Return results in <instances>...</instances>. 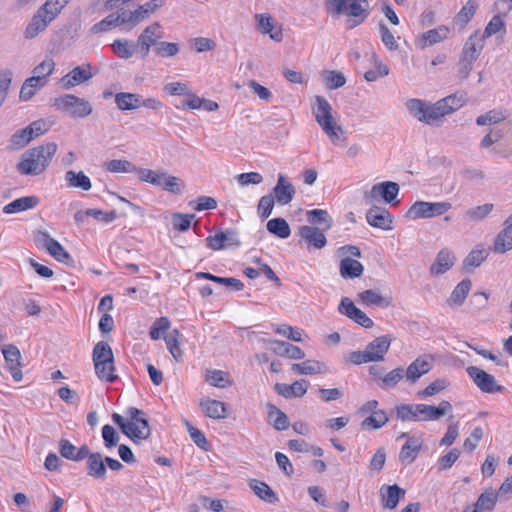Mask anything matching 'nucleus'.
<instances>
[{"instance_id":"nucleus-1","label":"nucleus","mask_w":512,"mask_h":512,"mask_svg":"<svg viewBox=\"0 0 512 512\" xmlns=\"http://www.w3.org/2000/svg\"><path fill=\"white\" fill-rule=\"evenodd\" d=\"M325 7L334 19L348 16V28L361 25L370 14L368 0H326Z\"/></svg>"},{"instance_id":"nucleus-2","label":"nucleus","mask_w":512,"mask_h":512,"mask_svg":"<svg viewBox=\"0 0 512 512\" xmlns=\"http://www.w3.org/2000/svg\"><path fill=\"white\" fill-rule=\"evenodd\" d=\"M312 112L316 122L331 143L335 146L342 145L346 140L344 129L334 118L332 114L333 108L328 100L320 95L315 96V104L312 107Z\"/></svg>"},{"instance_id":"nucleus-3","label":"nucleus","mask_w":512,"mask_h":512,"mask_svg":"<svg viewBox=\"0 0 512 512\" xmlns=\"http://www.w3.org/2000/svg\"><path fill=\"white\" fill-rule=\"evenodd\" d=\"M56 151L57 145L54 142L29 149L23 154L17 165V170L22 175H39L49 165Z\"/></svg>"},{"instance_id":"nucleus-4","label":"nucleus","mask_w":512,"mask_h":512,"mask_svg":"<svg viewBox=\"0 0 512 512\" xmlns=\"http://www.w3.org/2000/svg\"><path fill=\"white\" fill-rule=\"evenodd\" d=\"M125 414L128 416V436L134 443L146 440L151 435L146 413L138 408L130 407Z\"/></svg>"},{"instance_id":"nucleus-5","label":"nucleus","mask_w":512,"mask_h":512,"mask_svg":"<svg viewBox=\"0 0 512 512\" xmlns=\"http://www.w3.org/2000/svg\"><path fill=\"white\" fill-rule=\"evenodd\" d=\"M54 106L57 110L68 113L75 118L85 117L93 110L88 101L71 94L55 98Z\"/></svg>"},{"instance_id":"nucleus-6","label":"nucleus","mask_w":512,"mask_h":512,"mask_svg":"<svg viewBox=\"0 0 512 512\" xmlns=\"http://www.w3.org/2000/svg\"><path fill=\"white\" fill-rule=\"evenodd\" d=\"M452 208L450 202L416 201L408 210L407 217L411 219L433 218L444 215Z\"/></svg>"},{"instance_id":"nucleus-7","label":"nucleus","mask_w":512,"mask_h":512,"mask_svg":"<svg viewBox=\"0 0 512 512\" xmlns=\"http://www.w3.org/2000/svg\"><path fill=\"white\" fill-rule=\"evenodd\" d=\"M405 107L419 122L433 125L435 121L441 119V113L435 109V103L430 104L424 100L412 98L406 101Z\"/></svg>"},{"instance_id":"nucleus-8","label":"nucleus","mask_w":512,"mask_h":512,"mask_svg":"<svg viewBox=\"0 0 512 512\" xmlns=\"http://www.w3.org/2000/svg\"><path fill=\"white\" fill-rule=\"evenodd\" d=\"M98 378L110 383L118 378L112 348L104 341H98Z\"/></svg>"},{"instance_id":"nucleus-9","label":"nucleus","mask_w":512,"mask_h":512,"mask_svg":"<svg viewBox=\"0 0 512 512\" xmlns=\"http://www.w3.org/2000/svg\"><path fill=\"white\" fill-rule=\"evenodd\" d=\"M34 242L38 248H44L57 261L67 263L71 256L63 246L46 231H37Z\"/></svg>"},{"instance_id":"nucleus-10","label":"nucleus","mask_w":512,"mask_h":512,"mask_svg":"<svg viewBox=\"0 0 512 512\" xmlns=\"http://www.w3.org/2000/svg\"><path fill=\"white\" fill-rule=\"evenodd\" d=\"M490 133L498 143L492 148V153L503 158L512 156V122H508L501 128L490 129Z\"/></svg>"},{"instance_id":"nucleus-11","label":"nucleus","mask_w":512,"mask_h":512,"mask_svg":"<svg viewBox=\"0 0 512 512\" xmlns=\"http://www.w3.org/2000/svg\"><path fill=\"white\" fill-rule=\"evenodd\" d=\"M399 185L396 182L384 181L372 186L364 193V200L367 203L383 199L386 203H393L399 193Z\"/></svg>"},{"instance_id":"nucleus-12","label":"nucleus","mask_w":512,"mask_h":512,"mask_svg":"<svg viewBox=\"0 0 512 512\" xmlns=\"http://www.w3.org/2000/svg\"><path fill=\"white\" fill-rule=\"evenodd\" d=\"M466 372L469 377L473 380L474 384L485 393L501 392L503 386L498 385L493 375L485 372L484 370L476 367L469 366L466 368Z\"/></svg>"},{"instance_id":"nucleus-13","label":"nucleus","mask_w":512,"mask_h":512,"mask_svg":"<svg viewBox=\"0 0 512 512\" xmlns=\"http://www.w3.org/2000/svg\"><path fill=\"white\" fill-rule=\"evenodd\" d=\"M93 77L90 64H84L73 68L59 80L61 88L69 90L77 85L83 84Z\"/></svg>"},{"instance_id":"nucleus-14","label":"nucleus","mask_w":512,"mask_h":512,"mask_svg":"<svg viewBox=\"0 0 512 512\" xmlns=\"http://www.w3.org/2000/svg\"><path fill=\"white\" fill-rule=\"evenodd\" d=\"M452 410L448 401H441L438 406L417 404V421H435Z\"/></svg>"},{"instance_id":"nucleus-15","label":"nucleus","mask_w":512,"mask_h":512,"mask_svg":"<svg viewBox=\"0 0 512 512\" xmlns=\"http://www.w3.org/2000/svg\"><path fill=\"white\" fill-rule=\"evenodd\" d=\"M279 205L289 204L295 194L296 190L291 181L283 174H278L277 183L271 193Z\"/></svg>"},{"instance_id":"nucleus-16","label":"nucleus","mask_w":512,"mask_h":512,"mask_svg":"<svg viewBox=\"0 0 512 512\" xmlns=\"http://www.w3.org/2000/svg\"><path fill=\"white\" fill-rule=\"evenodd\" d=\"M432 357L423 355L415 359L406 369L405 378L409 383H415L421 376L432 369Z\"/></svg>"},{"instance_id":"nucleus-17","label":"nucleus","mask_w":512,"mask_h":512,"mask_svg":"<svg viewBox=\"0 0 512 512\" xmlns=\"http://www.w3.org/2000/svg\"><path fill=\"white\" fill-rule=\"evenodd\" d=\"M298 234L301 239L306 242L308 248L313 247L315 249H322L327 244V239L323 230L313 225L301 226Z\"/></svg>"},{"instance_id":"nucleus-18","label":"nucleus","mask_w":512,"mask_h":512,"mask_svg":"<svg viewBox=\"0 0 512 512\" xmlns=\"http://www.w3.org/2000/svg\"><path fill=\"white\" fill-rule=\"evenodd\" d=\"M367 222L375 227L383 230L392 229V216L385 208L373 206L366 213Z\"/></svg>"},{"instance_id":"nucleus-19","label":"nucleus","mask_w":512,"mask_h":512,"mask_svg":"<svg viewBox=\"0 0 512 512\" xmlns=\"http://www.w3.org/2000/svg\"><path fill=\"white\" fill-rule=\"evenodd\" d=\"M512 249V214L505 220L503 229L494 240L493 250L496 253H505Z\"/></svg>"},{"instance_id":"nucleus-20","label":"nucleus","mask_w":512,"mask_h":512,"mask_svg":"<svg viewBox=\"0 0 512 512\" xmlns=\"http://www.w3.org/2000/svg\"><path fill=\"white\" fill-rule=\"evenodd\" d=\"M309 382L305 379H299L292 384L277 383L275 391L284 398L302 397L307 393Z\"/></svg>"},{"instance_id":"nucleus-21","label":"nucleus","mask_w":512,"mask_h":512,"mask_svg":"<svg viewBox=\"0 0 512 512\" xmlns=\"http://www.w3.org/2000/svg\"><path fill=\"white\" fill-rule=\"evenodd\" d=\"M207 246L212 250H221L227 245L240 246V240L238 239L237 232L234 230L221 231L216 233L214 236H209L206 239Z\"/></svg>"},{"instance_id":"nucleus-22","label":"nucleus","mask_w":512,"mask_h":512,"mask_svg":"<svg viewBox=\"0 0 512 512\" xmlns=\"http://www.w3.org/2000/svg\"><path fill=\"white\" fill-rule=\"evenodd\" d=\"M405 493V490L396 484L390 486H382L380 489L382 506L390 510L395 509L400 499L405 496Z\"/></svg>"},{"instance_id":"nucleus-23","label":"nucleus","mask_w":512,"mask_h":512,"mask_svg":"<svg viewBox=\"0 0 512 512\" xmlns=\"http://www.w3.org/2000/svg\"><path fill=\"white\" fill-rule=\"evenodd\" d=\"M449 28L445 25H440L434 29L424 32L418 39V45L421 49L432 46L439 42H442L448 37Z\"/></svg>"},{"instance_id":"nucleus-24","label":"nucleus","mask_w":512,"mask_h":512,"mask_svg":"<svg viewBox=\"0 0 512 512\" xmlns=\"http://www.w3.org/2000/svg\"><path fill=\"white\" fill-rule=\"evenodd\" d=\"M422 447V441L417 437H408L399 453L403 465H409L417 458Z\"/></svg>"},{"instance_id":"nucleus-25","label":"nucleus","mask_w":512,"mask_h":512,"mask_svg":"<svg viewBox=\"0 0 512 512\" xmlns=\"http://www.w3.org/2000/svg\"><path fill=\"white\" fill-rule=\"evenodd\" d=\"M358 301L365 306L375 305L382 308H387L392 305V298L390 296H383L379 291L369 289L358 294Z\"/></svg>"},{"instance_id":"nucleus-26","label":"nucleus","mask_w":512,"mask_h":512,"mask_svg":"<svg viewBox=\"0 0 512 512\" xmlns=\"http://www.w3.org/2000/svg\"><path fill=\"white\" fill-rule=\"evenodd\" d=\"M392 339L388 335H383L375 338L372 342L366 346V351L370 357H374V362L384 360L385 354L390 348Z\"/></svg>"},{"instance_id":"nucleus-27","label":"nucleus","mask_w":512,"mask_h":512,"mask_svg":"<svg viewBox=\"0 0 512 512\" xmlns=\"http://www.w3.org/2000/svg\"><path fill=\"white\" fill-rule=\"evenodd\" d=\"M455 257L448 249H442L436 256L435 262L430 267L432 275H441L454 265Z\"/></svg>"},{"instance_id":"nucleus-28","label":"nucleus","mask_w":512,"mask_h":512,"mask_svg":"<svg viewBox=\"0 0 512 512\" xmlns=\"http://www.w3.org/2000/svg\"><path fill=\"white\" fill-rule=\"evenodd\" d=\"M256 18L258 19V29L262 34H269V37L276 42L282 41V29L281 27H274L271 16L267 14H258L256 15Z\"/></svg>"},{"instance_id":"nucleus-29","label":"nucleus","mask_w":512,"mask_h":512,"mask_svg":"<svg viewBox=\"0 0 512 512\" xmlns=\"http://www.w3.org/2000/svg\"><path fill=\"white\" fill-rule=\"evenodd\" d=\"M153 185L162 187L168 192L180 194L181 186H183V183L181 179L176 176L169 175L165 171H158V175L156 179H154Z\"/></svg>"},{"instance_id":"nucleus-30","label":"nucleus","mask_w":512,"mask_h":512,"mask_svg":"<svg viewBox=\"0 0 512 512\" xmlns=\"http://www.w3.org/2000/svg\"><path fill=\"white\" fill-rule=\"evenodd\" d=\"M291 370L299 375H314L327 372V366L317 360H306L292 364Z\"/></svg>"},{"instance_id":"nucleus-31","label":"nucleus","mask_w":512,"mask_h":512,"mask_svg":"<svg viewBox=\"0 0 512 512\" xmlns=\"http://www.w3.org/2000/svg\"><path fill=\"white\" fill-rule=\"evenodd\" d=\"M200 407L206 416L213 419H223L227 414L226 404L214 399H205L200 402Z\"/></svg>"},{"instance_id":"nucleus-32","label":"nucleus","mask_w":512,"mask_h":512,"mask_svg":"<svg viewBox=\"0 0 512 512\" xmlns=\"http://www.w3.org/2000/svg\"><path fill=\"white\" fill-rule=\"evenodd\" d=\"M489 255V249L485 248L483 244L477 245L464 259L463 266L467 271L479 267L482 262L486 260Z\"/></svg>"},{"instance_id":"nucleus-33","label":"nucleus","mask_w":512,"mask_h":512,"mask_svg":"<svg viewBox=\"0 0 512 512\" xmlns=\"http://www.w3.org/2000/svg\"><path fill=\"white\" fill-rule=\"evenodd\" d=\"M39 204V198L36 196H25L13 200L7 204L3 211L7 214L18 213L35 208Z\"/></svg>"},{"instance_id":"nucleus-34","label":"nucleus","mask_w":512,"mask_h":512,"mask_svg":"<svg viewBox=\"0 0 512 512\" xmlns=\"http://www.w3.org/2000/svg\"><path fill=\"white\" fill-rule=\"evenodd\" d=\"M484 39L479 37L478 31L472 34L464 44L463 51L461 57L464 59L476 61L478 56L480 55V51L483 48L482 42Z\"/></svg>"},{"instance_id":"nucleus-35","label":"nucleus","mask_w":512,"mask_h":512,"mask_svg":"<svg viewBox=\"0 0 512 512\" xmlns=\"http://www.w3.org/2000/svg\"><path fill=\"white\" fill-rule=\"evenodd\" d=\"M464 104L463 96H457L456 94L449 95L435 103V109L438 113H441V118L453 111L459 109Z\"/></svg>"},{"instance_id":"nucleus-36","label":"nucleus","mask_w":512,"mask_h":512,"mask_svg":"<svg viewBox=\"0 0 512 512\" xmlns=\"http://www.w3.org/2000/svg\"><path fill=\"white\" fill-rule=\"evenodd\" d=\"M478 4L476 0H468L454 18V24L463 30L476 13Z\"/></svg>"},{"instance_id":"nucleus-37","label":"nucleus","mask_w":512,"mask_h":512,"mask_svg":"<svg viewBox=\"0 0 512 512\" xmlns=\"http://www.w3.org/2000/svg\"><path fill=\"white\" fill-rule=\"evenodd\" d=\"M51 21L52 20H48V18L44 17L43 14L37 11L25 29V37L27 39L35 38L40 32L46 29L47 25Z\"/></svg>"},{"instance_id":"nucleus-38","label":"nucleus","mask_w":512,"mask_h":512,"mask_svg":"<svg viewBox=\"0 0 512 512\" xmlns=\"http://www.w3.org/2000/svg\"><path fill=\"white\" fill-rule=\"evenodd\" d=\"M363 271V265L350 257L343 258L340 262V274L343 278L360 277Z\"/></svg>"},{"instance_id":"nucleus-39","label":"nucleus","mask_w":512,"mask_h":512,"mask_svg":"<svg viewBox=\"0 0 512 512\" xmlns=\"http://www.w3.org/2000/svg\"><path fill=\"white\" fill-rule=\"evenodd\" d=\"M497 500L498 495L492 488H488L480 494L474 505V509L476 512L492 511L496 506Z\"/></svg>"},{"instance_id":"nucleus-40","label":"nucleus","mask_w":512,"mask_h":512,"mask_svg":"<svg viewBox=\"0 0 512 512\" xmlns=\"http://www.w3.org/2000/svg\"><path fill=\"white\" fill-rule=\"evenodd\" d=\"M268 422L278 430H286L289 427L287 415L273 404H268Z\"/></svg>"},{"instance_id":"nucleus-41","label":"nucleus","mask_w":512,"mask_h":512,"mask_svg":"<svg viewBox=\"0 0 512 512\" xmlns=\"http://www.w3.org/2000/svg\"><path fill=\"white\" fill-rule=\"evenodd\" d=\"M249 487L260 499L268 503H274L278 501V497L276 496L275 492L265 482L252 479L249 482Z\"/></svg>"},{"instance_id":"nucleus-42","label":"nucleus","mask_w":512,"mask_h":512,"mask_svg":"<svg viewBox=\"0 0 512 512\" xmlns=\"http://www.w3.org/2000/svg\"><path fill=\"white\" fill-rule=\"evenodd\" d=\"M103 168L110 173H134L137 166L126 159H113L103 163Z\"/></svg>"},{"instance_id":"nucleus-43","label":"nucleus","mask_w":512,"mask_h":512,"mask_svg":"<svg viewBox=\"0 0 512 512\" xmlns=\"http://www.w3.org/2000/svg\"><path fill=\"white\" fill-rule=\"evenodd\" d=\"M141 96L134 93H117L115 103L120 110H134L140 107Z\"/></svg>"},{"instance_id":"nucleus-44","label":"nucleus","mask_w":512,"mask_h":512,"mask_svg":"<svg viewBox=\"0 0 512 512\" xmlns=\"http://www.w3.org/2000/svg\"><path fill=\"white\" fill-rule=\"evenodd\" d=\"M47 81H40L39 77L31 76L27 78L22 84L19 97L21 100H30L37 92V90L45 86Z\"/></svg>"},{"instance_id":"nucleus-45","label":"nucleus","mask_w":512,"mask_h":512,"mask_svg":"<svg viewBox=\"0 0 512 512\" xmlns=\"http://www.w3.org/2000/svg\"><path fill=\"white\" fill-rule=\"evenodd\" d=\"M65 180L70 187L79 188L84 191H87L92 187L90 179L82 171H67L65 173Z\"/></svg>"},{"instance_id":"nucleus-46","label":"nucleus","mask_w":512,"mask_h":512,"mask_svg":"<svg viewBox=\"0 0 512 512\" xmlns=\"http://www.w3.org/2000/svg\"><path fill=\"white\" fill-rule=\"evenodd\" d=\"M266 228L269 233L282 239L288 238L291 234L289 224L285 219L280 217L269 220L266 224Z\"/></svg>"},{"instance_id":"nucleus-47","label":"nucleus","mask_w":512,"mask_h":512,"mask_svg":"<svg viewBox=\"0 0 512 512\" xmlns=\"http://www.w3.org/2000/svg\"><path fill=\"white\" fill-rule=\"evenodd\" d=\"M112 51L122 59H129L136 51V45L126 39H117L111 44Z\"/></svg>"},{"instance_id":"nucleus-48","label":"nucleus","mask_w":512,"mask_h":512,"mask_svg":"<svg viewBox=\"0 0 512 512\" xmlns=\"http://www.w3.org/2000/svg\"><path fill=\"white\" fill-rule=\"evenodd\" d=\"M389 421L388 415L384 410H377L371 413L370 416L366 417L362 423L361 428L367 429H379L383 427Z\"/></svg>"},{"instance_id":"nucleus-49","label":"nucleus","mask_w":512,"mask_h":512,"mask_svg":"<svg viewBox=\"0 0 512 512\" xmlns=\"http://www.w3.org/2000/svg\"><path fill=\"white\" fill-rule=\"evenodd\" d=\"M472 283L469 279H464L452 291L448 303L450 305H461L471 289Z\"/></svg>"},{"instance_id":"nucleus-50","label":"nucleus","mask_w":512,"mask_h":512,"mask_svg":"<svg viewBox=\"0 0 512 512\" xmlns=\"http://www.w3.org/2000/svg\"><path fill=\"white\" fill-rule=\"evenodd\" d=\"M123 12V18L122 22H124V29L126 31H130L135 26H137L139 23L143 22L144 20L148 19L147 14L141 9L139 6L134 11H122Z\"/></svg>"},{"instance_id":"nucleus-51","label":"nucleus","mask_w":512,"mask_h":512,"mask_svg":"<svg viewBox=\"0 0 512 512\" xmlns=\"http://www.w3.org/2000/svg\"><path fill=\"white\" fill-rule=\"evenodd\" d=\"M508 117L506 111L490 110L476 118V124L479 126L494 125L504 121Z\"/></svg>"},{"instance_id":"nucleus-52","label":"nucleus","mask_w":512,"mask_h":512,"mask_svg":"<svg viewBox=\"0 0 512 512\" xmlns=\"http://www.w3.org/2000/svg\"><path fill=\"white\" fill-rule=\"evenodd\" d=\"M403 378H405V370L397 367L380 379L379 386L383 389L393 388Z\"/></svg>"},{"instance_id":"nucleus-53","label":"nucleus","mask_w":512,"mask_h":512,"mask_svg":"<svg viewBox=\"0 0 512 512\" xmlns=\"http://www.w3.org/2000/svg\"><path fill=\"white\" fill-rule=\"evenodd\" d=\"M161 28L158 22H154L143 30L138 39L156 45L158 43L157 41L162 38Z\"/></svg>"},{"instance_id":"nucleus-54","label":"nucleus","mask_w":512,"mask_h":512,"mask_svg":"<svg viewBox=\"0 0 512 512\" xmlns=\"http://www.w3.org/2000/svg\"><path fill=\"white\" fill-rule=\"evenodd\" d=\"M55 69V62L52 58L46 57L41 63L34 67L32 73L34 77H39L40 81H47Z\"/></svg>"},{"instance_id":"nucleus-55","label":"nucleus","mask_w":512,"mask_h":512,"mask_svg":"<svg viewBox=\"0 0 512 512\" xmlns=\"http://www.w3.org/2000/svg\"><path fill=\"white\" fill-rule=\"evenodd\" d=\"M179 337L180 332L177 329H174L164 338L167 348L176 361H180L182 358V351L179 347Z\"/></svg>"},{"instance_id":"nucleus-56","label":"nucleus","mask_w":512,"mask_h":512,"mask_svg":"<svg viewBox=\"0 0 512 512\" xmlns=\"http://www.w3.org/2000/svg\"><path fill=\"white\" fill-rule=\"evenodd\" d=\"M276 344L279 346V350H276L279 355L290 359H303L305 357V353L298 346L284 341H277Z\"/></svg>"},{"instance_id":"nucleus-57","label":"nucleus","mask_w":512,"mask_h":512,"mask_svg":"<svg viewBox=\"0 0 512 512\" xmlns=\"http://www.w3.org/2000/svg\"><path fill=\"white\" fill-rule=\"evenodd\" d=\"M308 220L311 224H324L323 230H328L332 226V219L326 210L313 209L308 212Z\"/></svg>"},{"instance_id":"nucleus-58","label":"nucleus","mask_w":512,"mask_h":512,"mask_svg":"<svg viewBox=\"0 0 512 512\" xmlns=\"http://www.w3.org/2000/svg\"><path fill=\"white\" fill-rule=\"evenodd\" d=\"M206 381L219 388H225L231 384L229 374L222 370H211L206 374Z\"/></svg>"},{"instance_id":"nucleus-59","label":"nucleus","mask_w":512,"mask_h":512,"mask_svg":"<svg viewBox=\"0 0 512 512\" xmlns=\"http://www.w3.org/2000/svg\"><path fill=\"white\" fill-rule=\"evenodd\" d=\"M505 31V22L503 21L502 17L500 15H495L486 25L483 35L481 37L482 39H485L500 32L504 34Z\"/></svg>"},{"instance_id":"nucleus-60","label":"nucleus","mask_w":512,"mask_h":512,"mask_svg":"<svg viewBox=\"0 0 512 512\" xmlns=\"http://www.w3.org/2000/svg\"><path fill=\"white\" fill-rule=\"evenodd\" d=\"M397 419L401 421H417V404H402L395 408Z\"/></svg>"},{"instance_id":"nucleus-61","label":"nucleus","mask_w":512,"mask_h":512,"mask_svg":"<svg viewBox=\"0 0 512 512\" xmlns=\"http://www.w3.org/2000/svg\"><path fill=\"white\" fill-rule=\"evenodd\" d=\"M276 200L272 194L264 195L260 198L257 212L260 218L267 219L273 211Z\"/></svg>"},{"instance_id":"nucleus-62","label":"nucleus","mask_w":512,"mask_h":512,"mask_svg":"<svg viewBox=\"0 0 512 512\" xmlns=\"http://www.w3.org/2000/svg\"><path fill=\"white\" fill-rule=\"evenodd\" d=\"M494 205L491 203H485L466 211V217L473 221H480L486 218L493 210Z\"/></svg>"},{"instance_id":"nucleus-63","label":"nucleus","mask_w":512,"mask_h":512,"mask_svg":"<svg viewBox=\"0 0 512 512\" xmlns=\"http://www.w3.org/2000/svg\"><path fill=\"white\" fill-rule=\"evenodd\" d=\"M1 351L7 363V367L13 365H21V353L20 350L15 345H3L1 347Z\"/></svg>"},{"instance_id":"nucleus-64","label":"nucleus","mask_w":512,"mask_h":512,"mask_svg":"<svg viewBox=\"0 0 512 512\" xmlns=\"http://www.w3.org/2000/svg\"><path fill=\"white\" fill-rule=\"evenodd\" d=\"M194 217V214L174 213L172 215L173 228L180 232L187 231L190 228L191 221Z\"/></svg>"}]
</instances>
